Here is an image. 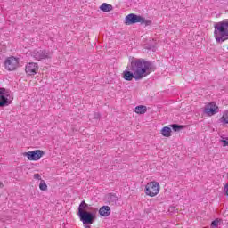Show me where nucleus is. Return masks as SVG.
<instances>
[{"mask_svg": "<svg viewBox=\"0 0 228 228\" xmlns=\"http://www.w3.org/2000/svg\"><path fill=\"white\" fill-rule=\"evenodd\" d=\"M127 69H128L123 72V79H125V81H133V79L140 81V79H143V77L151 74L152 63L145 59H136L133 57Z\"/></svg>", "mask_w": 228, "mask_h": 228, "instance_id": "1", "label": "nucleus"}, {"mask_svg": "<svg viewBox=\"0 0 228 228\" xmlns=\"http://www.w3.org/2000/svg\"><path fill=\"white\" fill-rule=\"evenodd\" d=\"M216 42L222 44L228 40V21H221L215 25L214 31Z\"/></svg>", "mask_w": 228, "mask_h": 228, "instance_id": "2", "label": "nucleus"}, {"mask_svg": "<svg viewBox=\"0 0 228 228\" xmlns=\"http://www.w3.org/2000/svg\"><path fill=\"white\" fill-rule=\"evenodd\" d=\"M145 24V26H151L152 20H146L144 17H142L140 15H136L134 13H130L125 18V24L126 26H131L133 24Z\"/></svg>", "mask_w": 228, "mask_h": 228, "instance_id": "3", "label": "nucleus"}, {"mask_svg": "<svg viewBox=\"0 0 228 228\" xmlns=\"http://www.w3.org/2000/svg\"><path fill=\"white\" fill-rule=\"evenodd\" d=\"M97 211H99L98 208H90L89 211L81 213L78 216L84 224L90 225L97 220Z\"/></svg>", "mask_w": 228, "mask_h": 228, "instance_id": "4", "label": "nucleus"}, {"mask_svg": "<svg viewBox=\"0 0 228 228\" xmlns=\"http://www.w3.org/2000/svg\"><path fill=\"white\" fill-rule=\"evenodd\" d=\"M159 183L150 182L145 186V194L149 197H156L159 193Z\"/></svg>", "mask_w": 228, "mask_h": 228, "instance_id": "5", "label": "nucleus"}, {"mask_svg": "<svg viewBox=\"0 0 228 228\" xmlns=\"http://www.w3.org/2000/svg\"><path fill=\"white\" fill-rule=\"evenodd\" d=\"M32 57L38 61L42 60H49V58H51V52L45 50H34L32 52Z\"/></svg>", "mask_w": 228, "mask_h": 228, "instance_id": "6", "label": "nucleus"}, {"mask_svg": "<svg viewBox=\"0 0 228 228\" xmlns=\"http://www.w3.org/2000/svg\"><path fill=\"white\" fill-rule=\"evenodd\" d=\"M23 156H27L29 161H38L42 156H44V151L42 150H35L33 151H28L23 153Z\"/></svg>", "mask_w": 228, "mask_h": 228, "instance_id": "7", "label": "nucleus"}, {"mask_svg": "<svg viewBox=\"0 0 228 228\" xmlns=\"http://www.w3.org/2000/svg\"><path fill=\"white\" fill-rule=\"evenodd\" d=\"M4 65L7 70H16L17 67H19V59L15 57H9L6 59Z\"/></svg>", "mask_w": 228, "mask_h": 228, "instance_id": "8", "label": "nucleus"}, {"mask_svg": "<svg viewBox=\"0 0 228 228\" xmlns=\"http://www.w3.org/2000/svg\"><path fill=\"white\" fill-rule=\"evenodd\" d=\"M219 109L218 106L215 102H210L207 104L204 108V113L208 117H213V115H216L218 113Z\"/></svg>", "mask_w": 228, "mask_h": 228, "instance_id": "9", "label": "nucleus"}, {"mask_svg": "<svg viewBox=\"0 0 228 228\" xmlns=\"http://www.w3.org/2000/svg\"><path fill=\"white\" fill-rule=\"evenodd\" d=\"M25 72L28 76H35L38 73V64L35 62H30L26 65Z\"/></svg>", "mask_w": 228, "mask_h": 228, "instance_id": "10", "label": "nucleus"}, {"mask_svg": "<svg viewBox=\"0 0 228 228\" xmlns=\"http://www.w3.org/2000/svg\"><path fill=\"white\" fill-rule=\"evenodd\" d=\"M99 215L101 216H110L111 215V208L110 206H102L99 209Z\"/></svg>", "mask_w": 228, "mask_h": 228, "instance_id": "11", "label": "nucleus"}, {"mask_svg": "<svg viewBox=\"0 0 228 228\" xmlns=\"http://www.w3.org/2000/svg\"><path fill=\"white\" fill-rule=\"evenodd\" d=\"M90 205L86 204L85 201H82L78 207V216L81 215V213H86L87 211H90Z\"/></svg>", "mask_w": 228, "mask_h": 228, "instance_id": "12", "label": "nucleus"}, {"mask_svg": "<svg viewBox=\"0 0 228 228\" xmlns=\"http://www.w3.org/2000/svg\"><path fill=\"white\" fill-rule=\"evenodd\" d=\"M12 102L8 100V94L0 95V107L4 108V106H8Z\"/></svg>", "mask_w": 228, "mask_h": 228, "instance_id": "13", "label": "nucleus"}, {"mask_svg": "<svg viewBox=\"0 0 228 228\" xmlns=\"http://www.w3.org/2000/svg\"><path fill=\"white\" fill-rule=\"evenodd\" d=\"M161 134H162V136H165L166 138H170V136H172V128H170L168 126H164L161 129Z\"/></svg>", "mask_w": 228, "mask_h": 228, "instance_id": "14", "label": "nucleus"}, {"mask_svg": "<svg viewBox=\"0 0 228 228\" xmlns=\"http://www.w3.org/2000/svg\"><path fill=\"white\" fill-rule=\"evenodd\" d=\"M100 10L102 12H105L106 13H108V12H111L113 11V5L107 4V3H103L101 6H100Z\"/></svg>", "mask_w": 228, "mask_h": 228, "instance_id": "15", "label": "nucleus"}, {"mask_svg": "<svg viewBox=\"0 0 228 228\" xmlns=\"http://www.w3.org/2000/svg\"><path fill=\"white\" fill-rule=\"evenodd\" d=\"M134 111H135V113H137V115H143V114L147 113V106L139 105V106L135 107Z\"/></svg>", "mask_w": 228, "mask_h": 228, "instance_id": "16", "label": "nucleus"}, {"mask_svg": "<svg viewBox=\"0 0 228 228\" xmlns=\"http://www.w3.org/2000/svg\"><path fill=\"white\" fill-rule=\"evenodd\" d=\"M219 120L221 124H228V110L223 114Z\"/></svg>", "mask_w": 228, "mask_h": 228, "instance_id": "17", "label": "nucleus"}, {"mask_svg": "<svg viewBox=\"0 0 228 228\" xmlns=\"http://www.w3.org/2000/svg\"><path fill=\"white\" fill-rule=\"evenodd\" d=\"M39 189L41 190V191H47V183H45V181L41 180V182L39 183Z\"/></svg>", "mask_w": 228, "mask_h": 228, "instance_id": "18", "label": "nucleus"}, {"mask_svg": "<svg viewBox=\"0 0 228 228\" xmlns=\"http://www.w3.org/2000/svg\"><path fill=\"white\" fill-rule=\"evenodd\" d=\"M108 199H109V202L112 204L118 200V198L115 194H110Z\"/></svg>", "mask_w": 228, "mask_h": 228, "instance_id": "19", "label": "nucleus"}, {"mask_svg": "<svg viewBox=\"0 0 228 228\" xmlns=\"http://www.w3.org/2000/svg\"><path fill=\"white\" fill-rule=\"evenodd\" d=\"M171 127L174 131L177 132V131H181V129H183V126L181 125L173 124L171 125Z\"/></svg>", "mask_w": 228, "mask_h": 228, "instance_id": "20", "label": "nucleus"}, {"mask_svg": "<svg viewBox=\"0 0 228 228\" xmlns=\"http://www.w3.org/2000/svg\"><path fill=\"white\" fill-rule=\"evenodd\" d=\"M222 143H223V147H228V138H223L221 140Z\"/></svg>", "mask_w": 228, "mask_h": 228, "instance_id": "21", "label": "nucleus"}, {"mask_svg": "<svg viewBox=\"0 0 228 228\" xmlns=\"http://www.w3.org/2000/svg\"><path fill=\"white\" fill-rule=\"evenodd\" d=\"M6 94V89L5 88H0V95Z\"/></svg>", "mask_w": 228, "mask_h": 228, "instance_id": "22", "label": "nucleus"}, {"mask_svg": "<svg viewBox=\"0 0 228 228\" xmlns=\"http://www.w3.org/2000/svg\"><path fill=\"white\" fill-rule=\"evenodd\" d=\"M34 179H38L39 181H41L42 177L40 176V174H34Z\"/></svg>", "mask_w": 228, "mask_h": 228, "instance_id": "23", "label": "nucleus"}, {"mask_svg": "<svg viewBox=\"0 0 228 228\" xmlns=\"http://www.w3.org/2000/svg\"><path fill=\"white\" fill-rule=\"evenodd\" d=\"M94 118H101V114L94 113Z\"/></svg>", "mask_w": 228, "mask_h": 228, "instance_id": "24", "label": "nucleus"}, {"mask_svg": "<svg viewBox=\"0 0 228 228\" xmlns=\"http://www.w3.org/2000/svg\"><path fill=\"white\" fill-rule=\"evenodd\" d=\"M85 227H86V228H90V225H86Z\"/></svg>", "mask_w": 228, "mask_h": 228, "instance_id": "25", "label": "nucleus"}, {"mask_svg": "<svg viewBox=\"0 0 228 228\" xmlns=\"http://www.w3.org/2000/svg\"><path fill=\"white\" fill-rule=\"evenodd\" d=\"M1 184H3L2 183H0V188H1Z\"/></svg>", "mask_w": 228, "mask_h": 228, "instance_id": "26", "label": "nucleus"}]
</instances>
